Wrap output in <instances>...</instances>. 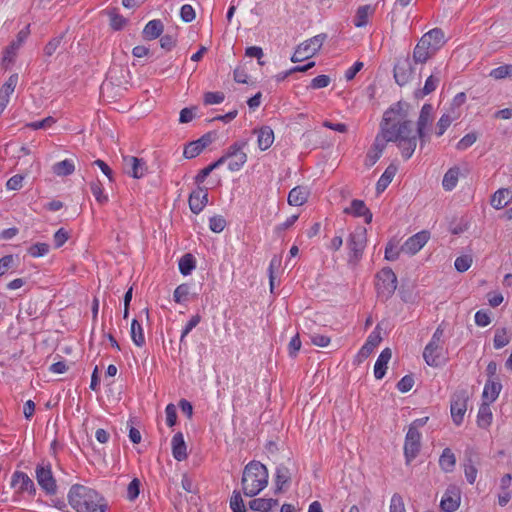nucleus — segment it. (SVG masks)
<instances>
[{
	"label": "nucleus",
	"mask_w": 512,
	"mask_h": 512,
	"mask_svg": "<svg viewBox=\"0 0 512 512\" xmlns=\"http://www.w3.org/2000/svg\"><path fill=\"white\" fill-rule=\"evenodd\" d=\"M410 105L406 102L399 101L391 105L385 112L380 124V132L375 138V142L367 158L368 166L374 165L381 157L386 143L395 142L401 151V155L405 160L412 157L416 146L417 137L411 128L409 120Z\"/></svg>",
	"instance_id": "obj_1"
},
{
	"label": "nucleus",
	"mask_w": 512,
	"mask_h": 512,
	"mask_svg": "<svg viewBox=\"0 0 512 512\" xmlns=\"http://www.w3.org/2000/svg\"><path fill=\"white\" fill-rule=\"evenodd\" d=\"M68 501L77 512H105L107 508L104 498L96 490L80 484L70 488Z\"/></svg>",
	"instance_id": "obj_2"
},
{
	"label": "nucleus",
	"mask_w": 512,
	"mask_h": 512,
	"mask_svg": "<svg viewBox=\"0 0 512 512\" xmlns=\"http://www.w3.org/2000/svg\"><path fill=\"white\" fill-rule=\"evenodd\" d=\"M268 470L259 461L249 462L243 470L241 485L243 494L247 497L258 495L268 485Z\"/></svg>",
	"instance_id": "obj_3"
},
{
	"label": "nucleus",
	"mask_w": 512,
	"mask_h": 512,
	"mask_svg": "<svg viewBox=\"0 0 512 512\" xmlns=\"http://www.w3.org/2000/svg\"><path fill=\"white\" fill-rule=\"evenodd\" d=\"M445 36L441 29L434 28L425 33L418 41L413 51V59L416 63L427 62L445 44Z\"/></svg>",
	"instance_id": "obj_4"
},
{
	"label": "nucleus",
	"mask_w": 512,
	"mask_h": 512,
	"mask_svg": "<svg viewBox=\"0 0 512 512\" xmlns=\"http://www.w3.org/2000/svg\"><path fill=\"white\" fill-rule=\"evenodd\" d=\"M444 329L445 327L443 324L439 325L431 340L424 348L423 358L426 364L431 367H438L441 364L444 345Z\"/></svg>",
	"instance_id": "obj_5"
},
{
	"label": "nucleus",
	"mask_w": 512,
	"mask_h": 512,
	"mask_svg": "<svg viewBox=\"0 0 512 512\" xmlns=\"http://www.w3.org/2000/svg\"><path fill=\"white\" fill-rule=\"evenodd\" d=\"M246 146V141H236L221 156L224 159V163L228 161V169L231 172L239 171L247 162L248 157L244 151Z\"/></svg>",
	"instance_id": "obj_6"
},
{
	"label": "nucleus",
	"mask_w": 512,
	"mask_h": 512,
	"mask_svg": "<svg viewBox=\"0 0 512 512\" xmlns=\"http://www.w3.org/2000/svg\"><path fill=\"white\" fill-rule=\"evenodd\" d=\"M375 287L379 297L387 299L397 288V276L389 267L382 268L375 277Z\"/></svg>",
	"instance_id": "obj_7"
},
{
	"label": "nucleus",
	"mask_w": 512,
	"mask_h": 512,
	"mask_svg": "<svg viewBox=\"0 0 512 512\" xmlns=\"http://www.w3.org/2000/svg\"><path fill=\"white\" fill-rule=\"evenodd\" d=\"M469 396L466 389H460L453 393L451 397L450 412L455 425L459 426L463 422L467 410Z\"/></svg>",
	"instance_id": "obj_8"
},
{
	"label": "nucleus",
	"mask_w": 512,
	"mask_h": 512,
	"mask_svg": "<svg viewBox=\"0 0 512 512\" xmlns=\"http://www.w3.org/2000/svg\"><path fill=\"white\" fill-rule=\"evenodd\" d=\"M29 27L30 26L27 25L25 28L21 29L16 36V40H13L5 48L1 62V65L4 69H8L14 63L18 50L30 34Z\"/></svg>",
	"instance_id": "obj_9"
},
{
	"label": "nucleus",
	"mask_w": 512,
	"mask_h": 512,
	"mask_svg": "<svg viewBox=\"0 0 512 512\" xmlns=\"http://www.w3.org/2000/svg\"><path fill=\"white\" fill-rule=\"evenodd\" d=\"M36 479L39 486L48 495H54L57 492L56 480L53 476L50 464H38L36 467Z\"/></svg>",
	"instance_id": "obj_10"
},
{
	"label": "nucleus",
	"mask_w": 512,
	"mask_h": 512,
	"mask_svg": "<svg viewBox=\"0 0 512 512\" xmlns=\"http://www.w3.org/2000/svg\"><path fill=\"white\" fill-rule=\"evenodd\" d=\"M420 440L421 434L418 430H408L404 443L406 464H410L417 457L421 448Z\"/></svg>",
	"instance_id": "obj_11"
},
{
	"label": "nucleus",
	"mask_w": 512,
	"mask_h": 512,
	"mask_svg": "<svg viewBox=\"0 0 512 512\" xmlns=\"http://www.w3.org/2000/svg\"><path fill=\"white\" fill-rule=\"evenodd\" d=\"M123 169L129 176L140 179L146 174L147 165L142 158L123 156Z\"/></svg>",
	"instance_id": "obj_12"
},
{
	"label": "nucleus",
	"mask_w": 512,
	"mask_h": 512,
	"mask_svg": "<svg viewBox=\"0 0 512 512\" xmlns=\"http://www.w3.org/2000/svg\"><path fill=\"white\" fill-rule=\"evenodd\" d=\"M429 238L430 235L428 231H420L409 237L401 246L400 250L406 254L415 255L428 242Z\"/></svg>",
	"instance_id": "obj_13"
},
{
	"label": "nucleus",
	"mask_w": 512,
	"mask_h": 512,
	"mask_svg": "<svg viewBox=\"0 0 512 512\" xmlns=\"http://www.w3.org/2000/svg\"><path fill=\"white\" fill-rule=\"evenodd\" d=\"M460 490L455 485H450L440 502V507L445 512H454L458 509L460 505Z\"/></svg>",
	"instance_id": "obj_14"
},
{
	"label": "nucleus",
	"mask_w": 512,
	"mask_h": 512,
	"mask_svg": "<svg viewBox=\"0 0 512 512\" xmlns=\"http://www.w3.org/2000/svg\"><path fill=\"white\" fill-rule=\"evenodd\" d=\"M189 208L194 214H199L208 203V192L207 188L200 185L190 193Z\"/></svg>",
	"instance_id": "obj_15"
},
{
	"label": "nucleus",
	"mask_w": 512,
	"mask_h": 512,
	"mask_svg": "<svg viewBox=\"0 0 512 512\" xmlns=\"http://www.w3.org/2000/svg\"><path fill=\"white\" fill-rule=\"evenodd\" d=\"M212 134L206 133L199 139L190 142L184 148L183 155L187 159L197 157L207 146L212 143Z\"/></svg>",
	"instance_id": "obj_16"
},
{
	"label": "nucleus",
	"mask_w": 512,
	"mask_h": 512,
	"mask_svg": "<svg viewBox=\"0 0 512 512\" xmlns=\"http://www.w3.org/2000/svg\"><path fill=\"white\" fill-rule=\"evenodd\" d=\"M432 119L433 106L431 104H424L417 121V135L422 142H425L426 129L431 125Z\"/></svg>",
	"instance_id": "obj_17"
},
{
	"label": "nucleus",
	"mask_w": 512,
	"mask_h": 512,
	"mask_svg": "<svg viewBox=\"0 0 512 512\" xmlns=\"http://www.w3.org/2000/svg\"><path fill=\"white\" fill-rule=\"evenodd\" d=\"M11 486L18 488L19 492H28L30 495H35L36 487L32 479L24 472L16 471L12 475Z\"/></svg>",
	"instance_id": "obj_18"
},
{
	"label": "nucleus",
	"mask_w": 512,
	"mask_h": 512,
	"mask_svg": "<svg viewBox=\"0 0 512 512\" xmlns=\"http://www.w3.org/2000/svg\"><path fill=\"white\" fill-rule=\"evenodd\" d=\"M478 455L473 450L466 451L464 460V473L466 480L469 484H474L477 478L478 469Z\"/></svg>",
	"instance_id": "obj_19"
},
{
	"label": "nucleus",
	"mask_w": 512,
	"mask_h": 512,
	"mask_svg": "<svg viewBox=\"0 0 512 512\" xmlns=\"http://www.w3.org/2000/svg\"><path fill=\"white\" fill-rule=\"evenodd\" d=\"M413 69L408 59L399 60L394 66V78L396 82L403 86L412 77Z\"/></svg>",
	"instance_id": "obj_20"
},
{
	"label": "nucleus",
	"mask_w": 512,
	"mask_h": 512,
	"mask_svg": "<svg viewBox=\"0 0 512 512\" xmlns=\"http://www.w3.org/2000/svg\"><path fill=\"white\" fill-rule=\"evenodd\" d=\"M19 76L17 73L10 75L7 81L0 88V111L9 103L10 95L14 92L18 84Z\"/></svg>",
	"instance_id": "obj_21"
},
{
	"label": "nucleus",
	"mask_w": 512,
	"mask_h": 512,
	"mask_svg": "<svg viewBox=\"0 0 512 512\" xmlns=\"http://www.w3.org/2000/svg\"><path fill=\"white\" fill-rule=\"evenodd\" d=\"M257 134V144L260 150L265 151L271 147L274 142V132L270 126H262L254 130Z\"/></svg>",
	"instance_id": "obj_22"
},
{
	"label": "nucleus",
	"mask_w": 512,
	"mask_h": 512,
	"mask_svg": "<svg viewBox=\"0 0 512 512\" xmlns=\"http://www.w3.org/2000/svg\"><path fill=\"white\" fill-rule=\"evenodd\" d=\"M512 201V192L508 188H500L491 196V206L496 210L506 207Z\"/></svg>",
	"instance_id": "obj_23"
},
{
	"label": "nucleus",
	"mask_w": 512,
	"mask_h": 512,
	"mask_svg": "<svg viewBox=\"0 0 512 512\" xmlns=\"http://www.w3.org/2000/svg\"><path fill=\"white\" fill-rule=\"evenodd\" d=\"M461 176V169L458 166H453L449 168L442 179L443 189L447 192L454 190Z\"/></svg>",
	"instance_id": "obj_24"
},
{
	"label": "nucleus",
	"mask_w": 512,
	"mask_h": 512,
	"mask_svg": "<svg viewBox=\"0 0 512 512\" xmlns=\"http://www.w3.org/2000/svg\"><path fill=\"white\" fill-rule=\"evenodd\" d=\"M391 357L392 352L390 348H385L382 350L374 365V376L376 379L380 380L385 376L387 365Z\"/></svg>",
	"instance_id": "obj_25"
},
{
	"label": "nucleus",
	"mask_w": 512,
	"mask_h": 512,
	"mask_svg": "<svg viewBox=\"0 0 512 512\" xmlns=\"http://www.w3.org/2000/svg\"><path fill=\"white\" fill-rule=\"evenodd\" d=\"M375 11L376 7L370 4L358 7L354 19V26L359 28L365 27L369 23L370 18L374 15Z\"/></svg>",
	"instance_id": "obj_26"
},
{
	"label": "nucleus",
	"mask_w": 512,
	"mask_h": 512,
	"mask_svg": "<svg viewBox=\"0 0 512 512\" xmlns=\"http://www.w3.org/2000/svg\"><path fill=\"white\" fill-rule=\"evenodd\" d=\"M326 39L327 34L321 33L302 42L300 46L305 49V52L311 58L321 49Z\"/></svg>",
	"instance_id": "obj_27"
},
{
	"label": "nucleus",
	"mask_w": 512,
	"mask_h": 512,
	"mask_svg": "<svg viewBox=\"0 0 512 512\" xmlns=\"http://www.w3.org/2000/svg\"><path fill=\"white\" fill-rule=\"evenodd\" d=\"M502 385L498 380L488 379L485 383L482 400L493 403L499 396Z\"/></svg>",
	"instance_id": "obj_28"
},
{
	"label": "nucleus",
	"mask_w": 512,
	"mask_h": 512,
	"mask_svg": "<svg viewBox=\"0 0 512 512\" xmlns=\"http://www.w3.org/2000/svg\"><path fill=\"white\" fill-rule=\"evenodd\" d=\"M187 447L183 434L177 432L172 438V454L177 461H183L187 458Z\"/></svg>",
	"instance_id": "obj_29"
},
{
	"label": "nucleus",
	"mask_w": 512,
	"mask_h": 512,
	"mask_svg": "<svg viewBox=\"0 0 512 512\" xmlns=\"http://www.w3.org/2000/svg\"><path fill=\"white\" fill-rule=\"evenodd\" d=\"M309 197V191L304 186H296L288 194V203L292 206H301L305 204Z\"/></svg>",
	"instance_id": "obj_30"
},
{
	"label": "nucleus",
	"mask_w": 512,
	"mask_h": 512,
	"mask_svg": "<svg viewBox=\"0 0 512 512\" xmlns=\"http://www.w3.org/2000/svg\"><path fill=\"white\" fill-rule=\"evenodd\" d=\"M380 341H381L380 334L377 333L376 331L372 332L369 335L366 343L360 349V351L357 355L358 360L361 362L364 359H366L373 352V350L378 346Z\"/></svg>",
	"instance_id": "obj_31"
},
{
	"label": "nucleus",
	"mask_w": 512,
	"mask_h": 512,
	"mask_svg": "<svg viewBox=\"0 0 512 512\" xmlns=\"http://www.w3.org/2000/svg\"><path fill=\"white\" fill-rule=\"evenodd\" d=\"M278 505V500L273 498H255L249 502V508L258 512H270Z\"/></svg>",
	"instance_id": "obj_32"
},
{
	"label": "nucleus",
	"mask_w": 512,
	"mask_h": 512,
	"mask_svg": "<svg viewBox=\"0 0 512 512\" xmlns=\"http://www.w3.org/2000/svg\"><path fill=\"white\" fill-rule=\"evenodd\" d=\"M397 173V166L390 164L383 174L380 176V178L377 181L376 184V191L378 194L385 191V189L389 186V184L394 179L395 175Z\"/></svg>",
	"instance_id": "obj_33"
},
{
	"label": "nucleus",
	"mask_w": 512,
	"mask_h": 512,
	"mask_svg": "<svg viewBox=\"0 0 512 512\" xmlns=\"http://www.w3.org/2000/svg\"><path fill=\"white\" fill-rule=\"evenodd\" d=\"M290 481H291L290 469L287 466H285L284 464H280L276 468L275 493L278 494L279 492H281L283 490V487L285 485H288L290 483Z\"/></svg>",
	"instance_id": "obj_34"
},
{
	"label": "nucleus",
	"mask_w": 512,
	"mask_h": 512,
	"mask_svg": "<svg viewBox=\"0 0 512 512\" xmlns=\"http://www.w3.org/2000/svg\"><path fill=\"white\" fill-rule=\"evenodd\" d=\"M490 404L488 401H482L478 415H477V424L480 428H488L492 422V411L490 408Z\"/></svg>",
	"instance_id": "obj_35"
},
{
	"label": "nucleus",
	"mask_w": 512,
	"mask_h": 512,
	"mask_svg": "<svg viewBox=\"0 0 512 512\" xmlns=\"http://www.w3.org/2000/svg\"><path fill=\"white\" fill-rule=\"evenodd\" d=\"M458 118V113L452 109L451 111H448L439 118L437 124H436V135L438 137L442 136L446 130L449 128L451 123Z\"/></svg>",
	"instance_id": "obj_36"
},
{
	"label": "nucleus",
	"mask_w": 512,
	"mask_h": 512,
	"mask_svg": "<svg viewBox=\"0 0 512 512\" xmlns=\"http://www.w3.org/2000/svg\"><path fill=\"white\" fill-rule=\"evenodd\" d=\"M163 29H164V26H163V23L161 20H159V19L151 20L145 25V27L143 29L144 38L149 39V40L156 39L162 34Z\"/></svg>",
	"instance_id": "obj_37"
},
{
	"label": "nucleus",
	"mask_w": 512,
	"mask_h": 512,
	"mask_svg": "<svg viewBox=\"0 0 512 512\" xmlns=\"http://www.w3.org/2000/svg\"><path fill=\"white\" fill-rule=\"evenodd\" d=\"M66 33L63 32L55 37H53L44 47L43 52L46 57H51L56 52L61 53L63 49L64 43L63 40L65 38Z\"/></svg>",
	"instance_id": "obj_38"
},
{
	"label": "nucleus",
	"mask_w": 512,
	"mask_h": 512,
	"mask_svg": "<svg viewBox=\"0 0 512 512\" xmlns=\"http://www.w3.org/2000/svg\"><path fill=\"white\" fill-rule=\"evenodd\" d=\"M456 464V458L450 448H445L439 458V465L444 472H452Z\"/></svg>",
	"instance_id": "obj_39"
},
{
	"label": "nucleus",
	"mask_w": 512,
	"mask_h": 512,
	"mask_svg": "<svg viewBox=\"0 0 512 512\" xmlns=\"http://www.w3.org/2000/svg\"><path fill=\"white\" fill-rule=\"evenodd\" d=\"M355 217H362L365 224H370L373 215L363 201L354 199V218Z\"/></svg>",
	"instance_id": "obj_40"
},
{
	"label": "nucleus",
	"mask_w": 512,
	"mask_h": 512,
	"mask_svg": "<svg viewBox=\"0 0 512 512\" xmlns=\"http://www.w3.org/2000/svg\"><path fill=\"white\" fill-rule=\"evenodd\" d=\"M74 171L75 165L70 159H65L53 165V172L57 176H68L71 175Z\"/></svg>",
	"instance_id": "obj_41"
},
{
	"label": "nucleus",
	"mask_w": 512,
	"mask_h": 512,
	"mask_svg": "<svg viewBox=\"0 0 512 512\" xmlns=\"http://www.w3.org/2000/svg\"><path fill=\"white\" fill-rule=\"evenodd\" d=\"M224 164V159L221 157L218 158L215 162L211 163L207 167L203 168L198 172V174L195 176L194 180L197 185H201L205 179L210 175V173L219 168L221 165Z\"/></svg>",
	"instance_id": "obj_42"
},
{
	"label": "nucleus",
	"mask_w": 512,
	"mask_h": 512,
	"mask_svg": "<svg viewBox=\"0 0 512 512\" xmlns=\"http://www.w3.org/2000/svg\"><path fill=\"white\" fill-rule=\"evenodd\" d=\"M195 268V258L192 254L187 253L179 260V270L184 276L189 275Z\"/></svg>",
	"instance_id": "obj_43"
},
{
	"label": "nucleus",
	"mask_w": 512,
	"mask_h": 512,
	"mask_svg": "<svg viewBox=\"0 0 512 512\" xmlns=\"http://www.w3.org/2000/svg\"><path fill=\"white\" fill-rule=\"evenodd\" d=\"M489 76L495 80L512 78V64H505L492 69Z\"/></svg>",
	"instance_id": "obj_44"
},
{
	"label": "nucleus",
	"mask_w": 512,
	"mask_h": 512,
	"mask_svg": "<svg viewBox=\"0 0 512 512\" xmlns=\"http://www.w3.org/2000/svg\"><path fill=\"white\" fill-rule=\"evenodd\" d=\"M131 337L137 346L142 347L145 344L144 330L141 322H131Z\"/></svg>",
	"instance_id": "obj_45"
},
{
	"label": "nucleus",
	"mask_w": 512,
	"mask_h": 512,
	"mask_svg": "<svg viewBox=\"0 0 512 512\" xmlns=\"http://www.w3.org/2000/svg\"><path fill=\"white\" fill-rule=\"evenodd\" d=\"M356 238H354V259L358 257V253H362L367 243L366 228L358 229Z\"/></svg>",
	"instance_id": "obj_46"
},
{
	"label": "nucleus",
	"mask_w": 512,
	"mask_h": 512,
	"mask_svg": "<svg viewBox=\"0 0 512 512\" xmlns=\"http://www.w3.org/2000/svg\"><path fill=\"white\" fill-rule=\"evenodd\" d=\"M110 18V26L113 30H121L126 25V18L120 15L116 9H112L108 12Z\"/></svg>",
	"instance_id": "obj_47"
},
{
	"label": "nucleus",
	"mask_w": 512,
	"mask_h": 512,
	"mask_svg": "<svg viewBox=\"0 0 512 512\" xmlns=\"http://www.w3.org/2000/svg\"><path fill=\"white\" fill-rule=\"evenodd\" d=\"M90 189L98 203L104 204L108 201V197L103 193V186L99 180L91 182Z\"/></svg>",
	"instance_id": "obj_48"
},
{
	"label": "nucleus",
	"mask_w": 512,
	"mask_h": 512,
	"mask_svg": "<svg viewBox=\"0 0 512 512\" xmlns=\"http://www.w3.org/2000/svg\"><path fill=\"white\" fill-rule=\"evenodd\" d=\"M472 263L473 258L471 255H462L455 259L454 266L458 272L463 273L472 266Z\"/></svg>",
	"instance_id": "obj_49"
},
{
	"label": "nucleus",
	"mask_w": 512,
	"mask_h": 512,
	"mask_svg": "<svg viewBox=\"0 0 512 512\" xmlns=\"http://www.w3.org/2000/svg\"><path fill=\"white\" fill-rule=\"evenodd\" d=\"M226 227V220L223 216L216 215L210 218L209 228L215 233L222 232Z\"/></svg>",
	"instance_id": "obj_50"
},
{
	"label": "nucleus",
	"mask_w": 512,
	"mask_h": 512,
	"mask_svg": "<svg viewBox=\"0 0 512 512\" xmlns=\"http://www.w3.org/2000/svg\"><path fill=\"white\" fill-rule=\"evenodd\" d=\"M49 252V245L47 243H36L29 247L28 253L32 257H42Z\"/></svg>",
	"instance_id": "obj_51"
},
{
	"label": "nucleus",
	"mask_w": 512,
	"mask_h": 512,
	"mask_svg": "<svg viewBox=\"0 0 512 512\" xmlns=\"http://www.w3.org/2000/svg\"><path fill=\"white\" fill-rule=\"evenodd\" d=\"M224 99L225 95L223 92H206L203 101L205 105H214L222 103Z\"/></svg>",
	"instance_id": "obj_52"
},
{
	"label": "nucleus",
	"mask_w": 512,
	"mask_h": 512,
	"mask_svg": "<svg viewBox=\"0 0 512 512\" xmlns=\"http://www.w3.org/2000/svg\"><path fill=\"white\" fill-rule=\"evenodd\" d=\"M476 140L477 136L475 133H468L458 141L456 148L460 151L466 150L471 147Z\"/></svg>",
	"instance_id": "obj_53"
},
{
	"label": "nucleus",
	"mask_w": 512,
	"mask_h": 512,
	"mask_svg": "<svg viewBox=\"0 0 512 512\" xmlns=\"http://www.w3.org/2000/svg\"><path fill=\"white\" fill-rule=\"evenodd\" d=\"M510 341L509 336L507 335V332L505 329L497 330L494 336V347L496 349L503 348L506 346Z\"/></svg>",
	"instance_id": "obj_54"
},
{
	"label": "nucleus",
	"mask_w": 512,
	"mask_h": 512,
	"mask_svg": "<svg viewBox=\"0 0 512 512\" xmlns=\"http://www.w3.org/2000/svg\"><path fill=\"white\" fill-rule=\"evenodd\" d=\"M25 330L22 327V322H12L7 329V336L9 339H18Z\"/></svg>",
	"instance_id": "obj_55"
},
{
	"label": "nucleus",
	"mask_w": 512,
	"mask_h": 512,
	"mask_svg": "<svg viewBox=\"0 0 512 512\" xmlns=\"http://www.w3.org/2000/svg\"><path fill=\"white\" fill-rule=\"evenodd\" d=\"M140 485L141 482L138 478H134L127 487V498L130 501H134L138 496L140 492Z\"/></svg>",
	"instance_id": "obj_56"
},
{
	"label": "nucleus",
	"mask_w": 512,
	"mask_h": 512,
	"mask_svg": "<svg viewBox=\"0 0 512 512\" xmlns=\"http://www.w3.org/2000/svg\"><path fill=\"white\" fill-rule=\"evenodd\" d=\"M390 512H406L403 498L398 493L393 494L391 498Z\"/></svg>",
	"instance_id": "obj_57"
},
{
	"label": "nucleus",
	"mask_w": 512,
	"mask_h": 512,
	"mask_svg": "<svg viewBox=\"0 0 512 512\" xmlns=\"http://www.w3.org/2000/svg\"><path fill=\"white\" fill-rule=\"evenodd\" d=\"M230 508L233 512L240 511L245 508L241 493L234 490L230 498Z\"/></svg>",
	"instance_id": "obj_58"
},
{
	"label": "nucleus",
	"mask_w": 512,
	"mask_h": 512,
	"mask_svg": "<svg viewBox=\"0 0 512 512\" xmlns=\"http://www.w3.org/2000/svg\"><path fill=\"white\" fill-rule=\"evenodd\" d=\"M55 122L56 120L53 117L48 116L40 121L31 122L27 124V126L29 128H32L33 130L46 129L48 127H51Z\"/></svg>",
	"instance_id": "obj_59"
},
{
	"label": "nucleus",
	"mask_w": 512,
	"mask_h": 512,
	"mask_svg": "<svg viewBox=\"0 0 512 512\" xmlns=\"http://www.w3.org/2000/svg\"><path fill=\"white\" fill-rule=\"evenodd\" d=\"M414 385V378L412 375H405L401 378V380L397 383V389L402 392L406 393L412 389Z\"/></svg>",
	"instance_id": "obj_60"
},
{
	"label": "nucleus",
	"mask_w": 512,
	"mask_h": 512,
	"mask_svg": "<svg viewBox=\"0 0 512 512\" xmlns=\"http://www.w3.org/2000/svg\"><path fill=\"white\" fill-rule=\"evenodd\" d=\"M400 249H398L397 244L390 241L385 248V259L388 261H394L399 257Z\"/></svg>",
	"instance_id": "obj_61"
},
{
	"label": "nucleus",
	"mask_w": 512,
	"mask_h": 512,
	"mask_svg": "<svg viewBox=\"0 0 512 512\" xmlns=\"http://www.w3.org/2000/svg\"><path fill=\"white\" fill-rule=\"evenodd\" d=\"M195 16H196L195 10L193 9V7L191 5L185 4L181 7L180 17L184 22H186V23L192 22L195 19Z\"/></svg>",
	"instance_id": "obj_62"
},
{
	"label": "nucleus",
	"mask_w": 512,
	"mask_h": 512,
	"mask_svg": "<svg viewBox=\"0 0 512 512\" xmlns=\"http://www.w3.org/2000/svg\"><path fill=\"white\" fill-rule=\"evenodd\" d=\"M330 77L328 75H319L311 80V89L325 88L330 84Z\"/></svg>",
	"instance_id": "obj_63"
},
{
	"label": "nucleus",
	"mask_w": 512,
	"mask_h": 512,
	"mask_svg": "<svg viewBox=\"0 0 512 512\" xmlns=\"http://www.w3.org/2000/svg\"><path fill=\"white\" fill-rule=\"evenodd\" d=\"M188 294H189V286L182 284V285H179L175 289L173 297L177 303H181L187 299Z\"/></svg>",
	"instance_id": "obj_64"
}]
</instances>
